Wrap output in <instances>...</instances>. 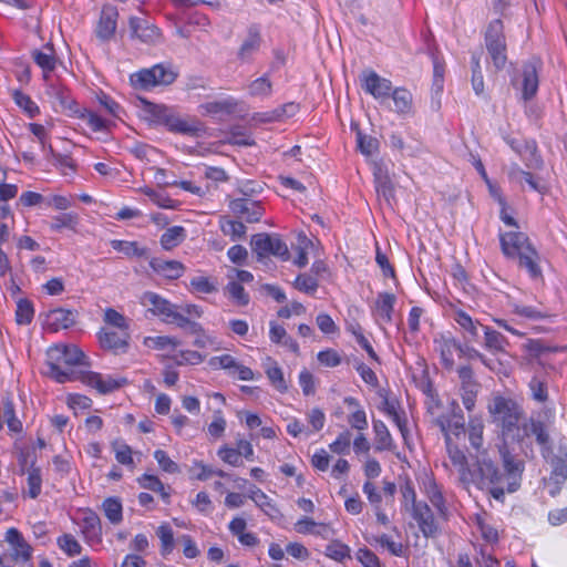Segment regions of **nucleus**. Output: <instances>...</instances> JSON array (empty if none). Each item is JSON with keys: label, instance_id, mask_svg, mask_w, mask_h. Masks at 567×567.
<instances>
[{"label": "nucleus", "instance_id": "58836bf2", "mask_svg": "<svg viewBox=\"0 0 567 567\" xmlns=\"http://www.w3.org/2000/svg\"><path fill=\"white\" fill-rule=\"evenodd\" d=\"M156 535L161 539L162 556L169 555L175 546L173 529L169 527V525L163 524L157 528Z\"/></svg>", "mask_w": 567, "mask_h": 567}, {"label": "nucleus", "instance_id": "39448f33", "mask_svg": "<svg viewBox=\"0 0 567 567\" xmlns=\"http://www.w3.org/2000/svg\"><path fill=\"white\" fill-rule=\"evenodd\" d=\"M178 73L171 64L158 63L150 69H143L131 76L132 83L142 89L156 85L172 84Z\"/></svg>", "mask_w": 567, "mask_h": 567}, {"label": "nucleus", "instance_id": "c03bdc74", "mask_svg": "<svg viewBox=\"0 0 567 567\" xmlns=\"http://www.w3.org/2000/svg\"><path fill=\"white\" fill-rule=\"evenodd\" d=\"M358 148L364 156H371L379 151V141L370 135H365L362 132H357Z\"/></svg>", "mask_w": 567, "mask_h": 567}, {"label": "nucleus", "instance_id": "aec40b11", "mask_svg": "<svg viewBox=\"0 0 567 567\" xmlns=\"http://www.w3.org/2000/svg\"><path fill=\"white\" fill-rule=\"evenodd\" d=\"M150 267L158 275L167 279H177L183 276L185 266L177 260H165L162 258H153Z\"/></svg>", "mask_w": 567, "mask_h": 567}, {"label": "nucleus", "instance_id": "f704fd0d", "mask_svg": "<svg viewBox=\"0 0 567 567\" xmlns=\"http://www.w3.org/2000/svg\"><path fill=\"white\" fill-rule=\"evenodd\" d=\"M48 93L59 101L63 111H69L71 115L79 113L78 103L69 95L65 89L52 85Z\"/></svg>", "mask_w": 567, "mask_h": 567}, {"label": "nucleus", "instance_id": "774afa93", "mask_svg": "<svg viewBox=\"0 0 567 567\" xmlns=\"http://www.w3.org/2000/svg\"><path fill=\"white\" fill-rule=\"evenodd\" d=\"M357 558L364 567H381L378 556L368 548H360Z\"/></svg>", "mask_w": 567, "mask_h": 567}, {"label": "nucleus", "instance_id": "09e8293b", "mask_svg": "<svg viewBox=\"0 0 567 567\" xmlns=\"http://www.w3.org/2000/svg\"><path fill=\"white\" fill-rule=\"evenodd\" d=\"M440 426L444 433V436L446 433H449L450 436L453 434L458 437L461 434L465 433L464 420L462 415L454 414L453 420L449 421L447 424L440 422Z\"/></svg>", "mask_w": 567, "mask_h": 567}, {"label": "nucleus", "instance_id": "bb28decb", "mask_svg": "<svg viewBox=\"0 0 567 567\" xmlns=\"http://www.w3.org/2000/svg\"><path fill=\"white\" fill-rule=\"evenodd\" d=\"M144 303H150L153 308L151 309L153 313L158 316H164L165 319H168L169 315H172L173 310L177 308L175 305L171 303L168 300L164 299L159 295L155 292L147 291L143 295L142 298Z\"/></svg>", "mask_w": 567, "mask_h": 567}, {"label": "nucleus", "instance_id": "7c9ffc66", "mask_svg": "<svg viewBox=\"0 0 567 567\" xmlns=\"http://www.w3.org/2000/svg\"><path fill=\"white\" fill-rule=\"evenodd\" d=\"M373 431L375 433V451H391L393 449V440L386 425L380 420H374Z\"/></svg>", "mask_w": 567, "mask_h": 567}, {"label": "nucleus", "instance_id": "9d476101", "mask_svg": "<svg viewBox=\"0 0 567 567\" xmlns=\"http://www.w3.org/2000/svg\"><path fill=\"white\" fill-rule=\"evenodd\" d=\"M503 252L509 258H516L522 252L535 248L526 234L522 231H508L501 236Z\"/></svg>", "mask_w": 567, "mask_h": 567}, {"label": "nucleus", "instance_id": "680f3d73", "mask_svg": "<svg viewBox=\"0 0 567 567\" xmlns=\"http://www.w3.org/2000/svg\"><path fill=\"white\" fill-rule=\"evenodd\" d=\"M351 444V433L350 431H344L339 434L337 440L330 444V450L337 454H344L349 452Z\"/></svg>", "mask_w": 567, "mask_h": 567}, {"label": "nucleus", "instance_id": "a878e982", "mask_svg": "<svg viewBox=\"0 0 567 567\" xmlns=\"http://www.w3.org/2000/svg\"><path fill=\"white\" fill-rule=\"evenodd\" d=\"M49 327L52 331H58L60 329H68L72 327L75 322V315L73 311L58 308L53 309L49 312Z\"/></svg>", "mask_w": 567, "mask_h": 567}, {"label": "nucleus", "instance_id": "052dcab7", "mask_svg": "<svg viewBox=\"0 0 567 567\" xmlns=\"http://www.w3.org/2000/svg\"><path fill=\"white\" fill-rule=\"evenodd\" d=\"M218 456L226 463L233 466H241L243 460H241V452L237 451V449H231L224 446L219 449Z\"/></svg>", "mask_w": 567, "mask_h": 567}, {"label": "nucleus", "instance_id": "b1692460", "mask_svg": "<svg viewBox=\"0 0 567 567\" xmlns=\"http://www.w3.org/2000/svg\"><path fill=\"white\" fill-rule=\"evenodd\" d=\"M260 43L261 37L259 29L256 25H251L248 29L247 38L245 39L238 51V58L241 61H248L251 58V55L259 50Z\"/></svg>", "mask_w": 567, "mask_h": 567}, {"label": "nucleus", "instance_id": "0e129e2a", "mask_svg": "<svg viewBox=\"0 0 567 567\" xmlns=\"http://www.w3.org/2000/svg\"><path fill=\"white\" fill-rule=\"evenodd\" d=\"M76 115L80 118L86 120L87 124L94 132H99L105 128V122L99 115L87 111L86 109H79V113Z\"/></svg>", "mask_w": 567, "mask_h": 567}, {"label": "nucleus", "instance_id": "2f4dec72", "mask_svg": "<svg viewBox=\"0 0 567 567\" xmlns=\"http://www.w3.org/2000/svg\"><path fill=\"white\" fill-rule=\"evenodd\" d=\"M186 238V230L182 226L167 228L161 236V246L165 250H172L182 244Z\"/></svg>", "mask_w": 567, "mask_h": 567}, {"label": "nucleus", "instance_id": "20e7f679", "mask_svg": "<svg viewBox=\"0 0 567 567\" xmlns=\"http://www.w3.org/2000/svg\"><path fill=\"white\" fill-rule=\"evenodd\" d=\"M489 413L501 423L502 434H511L523 417V409L512 399L496 396L488 406Z\"/></svg>", "mask_w": 567, "mask_h": 567}, {"label": "nucleus", "instance_id": "69168bd1", "mask_svg": "<svg viewBox=\"0 0 567 567\" xmlns=\"http://www.w3.org/2000/svg\"><path fill=\"white\" fill-rule=\"evenodd\" d=\"M248 497L252 499L266 514H269L268 508L275 509V506L271 504L268 496L260 488L254 487Z\"/></svg>", "mask_w": 567, "mask_h": 567}, {"label": "nucleus", "instance_id": "72a5a7b5", "mask_svg": "<svg viewBox=\"0 0 567 567\" xmlns=\"http://www.w3.org/2000/svg\"><path fill=\"white\" fill-rule=\"evenodd\" d=\"M395 111L399 114H408L412 112L413 97L410 91L403 87H396L391 92Z\"/></svg>", "mask_w": 567, "mask_h": 567}, {"label": "nucleus", "instance_id": "338daca9", "mask_svg": "<svg viewBox=\"0 0 567 567\" xmlns=\"http://www.w3.org/2000/svg\"><path fill=\"white\" fill-rule=\"evenodd\" d=\"M142 192L148 196L157 206L162 208H175V202L168 196L158 194L148 187L143 188Z\"/></svg>", "mask_w": 567, "mask_h": 567}, {"label": "nucleus", "instance_id": "49530a36", "mask_svg": "<svg viewBox=\"0 0 567 567\" xmlns=\"http://www.w3.org/2000/svg\"><path fill=\"white\" fill-rule=\"evenodd\" d=\"M529 390L532 393V398L539 402L544 403L548 399V389L546 381L539 379L538 377H533L529 381Z\"/></svg>", "mask_w": 567, "mask_h": 567}, {"label": "nucleus", "instance_id": "c85d7f7f", "mask_svg": "<svg viewBox=\"0 0 567 567\" xmlns=\"http://www.w3.org/2000/svg\"><path fill=\"white\" fill-rule=\"evenodd\" d=\"M237 101L233 97H228L221 101L207 102L199 105V110L204 115L215 114H233L237 107Z\"/></svg>", "mask_w": 567, "mask_h": 567}, {"label": "nucleus", "instance_id": "9b49d317", "mask_svg": "<svg viewBox=\"0 0 567 567\" xmlns=\"http://www.w3.org/2000/svg\"><path fill=\"white\" fill-rule=\"evenodd\" d=\"M6 542L10 545V553L6 554L11 557L12 566L18 561H28L32 555V547L24 540L22 534L14 527L9 528L6 533Z\"/></svg>", "mask_w": 567, "mask_h": 567}, {"label": "nucleus", "instance_id": "4d7b16f0", "mask_svg": "<svg viewBox=\"0 0 567 567\" xmlns=\"http://www.w3.org/2000/svg\"><path fill=\"white\" fill-rule=\"evenodd\" d=\"M248 90L249 94L252 96H266L271 92V83L266 76H262L252 81Z\"/></svg>", "mask_w": 567, "mask_h": 567}, {"label": "nucleus", "instance_id": "ddd939ff", "mask_svg": "<svg viewBox=\"0 0 567 567\" xmlns=\"http://www.w3.org/2000/svg\"><path fill=\"white\" fill-rule=\"evenodd\" d=\"M542 62L538 59H532L523 65L522 73V96L525 101L532 100L538 90V71Z\"/></svg>", "mask_w": 567, "mask_h": 567}, {"label": "nucleus", "instance_id": "bf43d9fd", "mask_svg": "<svg viewBox=\"0 0 567 567\" xmlns=\"http://www.w3.org/2000/svg\"><path fill=\"white\" fill-rule=\"evenodd\" d=\"M266 374L270 380L271 384L280 392L287 391L288 386L284 379V373L281 369L276 364L266 370Z\"/></svg>", "mask_w": 567, "mask_h": 567}, {"label": "nucleus", "instance_id": "f257e3e1", "mask_svg": "<svg viewBox=\"0 0 567 567\" xmlns=\"http://www.w3.org/2000/svg\"><path fill=\"white\" fill-rule=\"evenodd\" d=\"M483 431L481 420L470 421L468 440L475 451L471 456L475 458L481 486L487 488L496 501L504 502L505 493H514L520 487L524 462L515 457L504 443L498 447L504 467L502 473L483 449Z\"/></svg>", "mask_w": 567, "mask_h": 567}, {"label": "nucleus", "instance_id": "ea45409f", "mask_svg": "<svg viewBox=\"0 0 567 567\" xmlns=\"http://www.w3.org/2000/svg\"><path fill=\"white\" fill-rule=\"evenodd\" d=\"M102 508L105 516L112 524H118L122 522V504L118 498H106L102 504Z\"/></svg>", "mask_w": 567, "mask_h": 567}, {"label": "nucleus", "instance_id": "3c124183", "mask_svg": "<svg viewBox=\"0 0 567 567\" xmlns=\"http://www.w3.org/2000/svg\"><path fill=\"white\" fill-rule=\"evenodd\" d=\"M237 363L238 362L235 360V358L229 354L213 357L208 362L212 368L227 370L230 375H235L234 369L236 368Z\"/></svg>", "mask_w": 567, "mask_h": 567}, {"label": "nucleus", "instance_id": "cd10ccee", "mask_svg": "<svg viewBox=\"0 0 567 567\" xmlns=\"http://www.w3.org/2000/svg\"><path fill=\"white\" fill-rule=\"evenodd\" d=\"M454 319L464 331V338L467 343L478 340V327H483L478 321H474L464 311L456 312Z\"/></svg>", "mask_w": 567, "mask_h": 567}, {"label": "nucleus", "instance_id": "f8f14e48", "mask_svg": "<svg viewBox=\"0 0 567 567\" xmlns=\"http://www.w3.org/2000/svg\"><path fill=\"white\" fill-rule=\"evenodd\" d=\"M550 465L551 473L549 477L543 478V484L544 487L547 488L548 494L551 497H555L559 494L567 480V461L561 457L554 456L550 461Z\"/></svg>", "mask_w": 567, "mask_h": 567}, {"label": "nucleus", "instance_id": "6ab92c4d", "mask_svg": "<svg viewBox=\"0 0 567 567\" xmlns=\"http://www.w3.org/2000/svg\"><path fill=\"white\" fill-rule=\"evenodd\" d=\"M229 207L234 214L244 217L247 223L259 221L264 213L259 203L247 198L234 199L230 202Z\"/></svg>", "mask_w": 567, "mask_h": 567}, {"label": "nucleus", "instance_id": "79ce46f5", "mask_svg": "<svg viewBox=\"0 0 567 567\" xmlns=\"http://www.w3.org/2000/svg\"><path fill=\"white\" fill-rule=\"evenodd\" d=\"M28 472V494L31 498H37L41 493L42 477L39 467H34V461L31 462Z\"/></svg>", "mask_w": 567, "mask_h": 567}, {"label": "nucleus", "instance_id": "a19ab883", "mask_svg": "<svg viewBox=\"0 0 567 567\" xmlns=\"http://www.w3.org/2000/svg\"><path fill=\"white\" fill-rule=\"evenodd\" d=\"M12 97L16 104L21 107L29 117L33 118L40 113L39 106L31 100V97L24 94L20 90H14L12 92Z\"/></svg>", "mask_w": 567, "mask_h": 567}, {"label": "nucleus", "instance_id": "412c9836", "mask_svg": "<svg viewBox=\"0 0 567 567\" xmlns=\"http://www.w3.org/2000/svg\"><path fill=\"white\" fill-rule=\"evenodd\" d=\"M82 533L90 543H100L102 537V525L97 514L91 509L84 512L82 518Z\"/></svg>", "mask_w": 567, "mask_h": 567}, {"label": "nucleus", "instance_id": "7ed1b4c3", "mask_svg": "<svg viewBox=\"0 0 567 567\" xmlns=\"http://www.w3.org/2000/svg\"><path fill=\"white\" fill-rule=\"evenodd\" d=\"M485 47L496 70H502L507 62V47L502 20L489 22L485 32Z\"/></svg>", "mask_w": 567, "mask_h": 567}, {"label": "nucleus", "instance_id": "c756f323", "mask_svg": "<svg viewBox=\"0 0 567 567\" xmlns=\"http://www.w3.org/2000/svg\"><path fill=\"white\" fill-rule=\"evenodd\" d=\"M45 51L33 50L32 58L34 62L43 70L44 78L47 73L52 72L55 69L56 60L54 55V49L51 44L45 45Z\"/></svg>", "mask_w": 567, "mask_h": 567}, {"label": "nucleus", "instance_id": "13d9d810", "mask_svg": "<svg viewBox=\"0 0 567 567\" xmlns=\"http://www.w3.org/2000/svg\"><path fill=\"white\" fill-rule=\"evenodd\" d=\"M104 321L114 328L128 330L125 317L115 309L109 308L105 310Z\"/></svg>", "mask_w": 567, "mask_h": 567}, {"label": "nucleus", "instance_id": "864d4df0", "mask_svg": "<svg viewBox=\"0 0 567 567\" xmlns=\"http://www.w3.org/2000/svg\"><path fill=\"white\" fill-rule=\"evenodd\" d=\"M527 423H528V429H529L530 435L536 436V442L539 445H546L549 443V435H548L543 422L535 421L534 419H529L527 421Z\"/></svg>", "mask_w": 567, "mask_h": 567}, {"label": "nucleus", "instance_id": "473e14b6", "mask_svg": "<svg viewBox=\"0 0 567 567\" xmlns=\"http://www.w3.org/2000/svg\"><path fill=\"white\" fill-rule=\"evenodd\" d=\"M394 303H395V296L393 293H389V292L379 293L377 301H375V310H377L378 316L384 322H391Z\"/></svg>", "mask_w": 567, "mask_h": 567}, {"label": "nucleus", "instance_id": "a18cd8bd", "mask_svg": "<svg viewBox=\"0 0 567 567\" xmlns=\"http://www.w3.org/2000/svg\"><path fill=\"white\" fill-rule=\"evenodd\" d=\"M453 350L457 351V342L454 339H445L440 344L443 367L452 370L454 367Z\"/></svg>", "mask_w": 567, "mask_h": 567}, {"label": "nucleus", "instance_id": "c9c22d12", "mask_svg": "<svg viewBox=\"0 0 567 567\" xmlns=\"http://www.w3.org/2000/svg\"><path fill=\"white\" fill-rule=\"evenodd\" d=\"M483 328L485 334V347L493 352H503L506 344H508L507 339L496 330L488 327Z\"/></svg>", "mask_w": 567, "mask_h": 567}, {"label": "nucleus", "instance_id": "603ef678", "mask_svg": "<svg viewBox=\"0 0 567 567\" xmlns=\"http://www.w3.org/2000/svg\"><path fill=\"white\" fill-rule=\"evenodd\" d=\"M326 555L337 561L350 557V548L341 542L334 540L326 548Z\"/></svg>", "mask_w": 567, "mask_h": 567}, {"label": "nucleus", "instance_id": "4c0bfd02", "mask_svg": "<svg viewBox=\"0 0 567 567\" xmlns=\"http://www.w3.org/2000/svg\"><path fill=\"white\" fill-rule=\"evenodd\" d=\"M2 404H3L2 416L6 421L9 430L12 432H17V433L21 432L22 423L16 416L14 405H13L11 398L9 395L3 398Z\"/></svg>", "mask_w": 567, "mask_h": 567}, {"label": "nucleus", "instance_id": "e433bc0d", "mask_svg": "<svg viewBox=\"0 0 567 567\" xmlns=\"http://www.w3.org/2000/svg\"><path fill=\"white\" fill-rule=\"evenodd\" d=\"M111 246L114 250L121 251L127 257H143L147 254V248L140 247L136 241L114 239L111 241Z\"/></svg>", "mask_w": 567, "mask_h": 567}, {"label": "nucleus", "instance_id": "4be33fe9", "mask_svg": "<svg viewBox=\"0 0 567 567\" xmlns=\"http://www.w3.org/2000/svg\"><path fill=\"white\" fill-rule=\"evenodd\" d=\"M446 451L450 457V461L454 466L458 468L461 474V478L463 481L466 480L470 474L467 457L462 450L458 449L456 444L452 442V437L449 433L445 435Z\"/></svg>", "mask_w": 567, "mask_h": 567}, {"label": "nucleus", "instance_id": "2eb2a0df", "mask_svg": "<svg viewBox=\"0 0 567 567\" xmlns=\"http://www.w3.org/2000/svg\"><path fill=\"white\" fill-rule=\"evenodd\" d=\"M362 87L374 99H386L392 92L391 81L385 78H381L374 71H369L363 74Z\"/></svg>", "mask_w": 567, "mask_h": 567}, {"label": "nucleus", "instance_id": "1a4fd4ad", "mask_svg": "<svg viewBox=\"0 0 567 567\" xmlns=\"http://www.w3.org/2000/svg\"><path fill=\"white\" fill-rule=\"evenodd\" d=\"M412 515L424 537L435 538L441 534L434 514L426 503L414 504Z\"/></svg>", "mask_w": 567, "mask_h": 567}, {"label": "nucleus", "instance_id": "4468645a", "mask_svg": "<svg viewBox=\"0 0 567 567\" xmlns=\"http://www.w3.org/2000/svg\"><path fill=\"white\" fill-rule=\"evenodd\" d=\"M130 29L132 38H136L147 44H155L159 42L162 37L157 27L137 17L130 18Z\"/></svg>", "mask_w": 567, "mask_h": 567}, {"label": "nucleus", "instance_id": "dca6fc26", "mask_svg": "<svg viewBox=\"0 0 567 567\" xmlns=\"http://www.w3.org/2000/svg\"><path fill=\"white\" fill-rule=\"evenodd\" d=\"M80 381L95 388L101 394L111 393L127 383L125 378L114 379L106 377L104 379L100 373L92 371L85 372Z\"/></svg>", "mask_w": 567, "mask_h": 567}, {"label": "nucleus", "instance_id": "de8ad7c7", "mask_svg": "<svg viewBox=\"0 0 567 567\" xmlns=\"http://www.w3.org/2000/svg\"><path fill=\"white\" fill-rule=\"evenodd\" d=\"M226 291L229 297L238 305V306H247L249 303V296L246 293L244 287L237 281H230L226 286Z\"/></svg>", "mask_w": 567, "mask_h": 567}, {"label": "nucleus", "instance_id": "5fc2aeb1", "mask_svg": "<svg viewBox=\"0 0 567 567\" xmlns=\"http://www.w3.org/2000/svg\"><path fill=\"white\" fill-rule=\"evenodd\" d=\"M293 286L302 292L313 293L318 289L319 284L312 276L301 274L296 278Z\"/></svg>", "mask_w": 567, "mask_h": 567}, {"label": "nucleus", "instance_id": "8fccbe9b", "mask_svg": "<svg viewBox=\"0 0 567 567\" xmlns=\"http://www.w3.org/2000/svg\"><path fill=\"white\" fill-rule=\"evenodd\" d=\"M58 544L60 548L63 551H65V554L70 557L80 555L82 551V546L80 545V543L72 535L69 534L61 536L58 539Z\"/></svg>", "mask_w": 567, "mask_h": 567}, {"label": "nucleus", "instance_id": "393cba45", "mask_svg": "<svg viewBox=\"0 0 567 567\" xmlns=\"http://www.w3.org/2000/svg\"><path fill=\"white\" fill-rule=\"evenodd\" d=\"M516 258L518 259L519 267L526 269L530 278L538 279L543 277L539 266L540 257L535 248L527 250V252H522Z\"/></svg>", "mask_w": 567, "mask_h": 567}, {"label": "nucleus", "instance_id": "a211bd4d", "mask_svg": "<svg viewBox=\"0 0 567 567\" xmlns=\"http://www.w3.org/2000/svg\"><path fill=\"white\" fill-rule=\"evenodd\" d=\"M99 340L103 349L125 352L128 347L130 333L124 329H120V331L103 329L99 334Z\"/></svg>", "mask_w": 567, "mask_h": 567}, {"label": "nucleus", "instance_id": "f3484780", "mask_svg": "<svg viewBox=\"0 0 567 567\" xmlns=\"http://www.w3.org/2000/svg\"><path fill=\"white\" fill-rule=\"evenodd\" d=\"M373 176L378 195L383 197L388 205L392 206V202L395 199L394 184L382 162H374Z\"/></svg>", "mask_w": 567, "mask_h": 567}, {"label": "nucleus", "instance_id": "f03ea898", "mask_svg": "<svg viewBox=\"0 0 567 567\" xmlns=\"http://www.w3.org/2000/svg\"><path fill=\"white\" fill-rule=\"evenodd\" d=\"M48 375L59 383L81 380L84 371L73 370L74 365H89L85 354L76 346H54L48 352Z\"/></svg>", "mask_w": 567, "mask_h": 567}, {"label": "nucleus", "instance_id": "37998d69", "mask_svg": "<svg viewBox=\"0 0 567 567\" xmlns=\"http://www.w3.org/2000/svg\"><path fill=\"white\" fill-rule=\"evenodd\" d=\"M34 316V308L29 299H19L17 302L16 321L18 324H30Z\"/></svg>", "mask_w": 567, "mask_h": 567}, {"label": "nucleus", "instance_id": "e2e57ef3", "mask_svg": "<svg viewBox=\"0 0 567 567\" xmlns=\"http://www.w3.org/2000/svg\"><path fill=\"white\" fill-rule=\"evenodd\" d=\"M221 230L225 235H230L234 239H236L245 236L246 226L241 221L226 220L221 224Z\"/></svg>", "mask_w": 567, "mask_h": 567}, {"label": "nucleus", "instance_id": "0eeeda50", "mask_svg": "<svg viewBox=\"0 0 567 567\" xmlns=\"http://www.w3.org/2000/svg\"><path fill=\"white\" fill-rule=\"evenodd\" d=\"M461 380L462 402L467 411H472L475 406L476 396L480 390V383L474 379V372L470 365H462L457 369Z\"/></svg>", "mask_w": 567, "mask_h": 567}, {"label": "nucleus", "instance_id": "6e6552de", "mask_svg": "<svg viewBox=\"0 0 567 567\" xmlns=\"http://www.w3.org/2000/svg\"><path fill=\"white\" fill-rule=\"evenodd\" d=\"M118 11L116 7L106 4L102 8L100 19L95 28V35L102 43L110 42L116 31Z\"/></svg>", "mask_w": 567, "mask_h": 567}, {"label": "nucleus", "instance_id": "5701e85b", "mask_svg": "<svg viewBox=\"0 0 567 567\" xmlns=\"http://www.w3.org/2000/svg\"><path fill=\"white\" fill-rule=\"evenodd\" d=\"M171 132L181 133L190 136H198L202 132V126L198 122H188L178 116L173 112L164 124Z\"/></svg>", "mask_w": 567, "mask_h": 567}, {"label": "nucleus", "instance_id": "423d86ee", "mask_svg": "<svg viewBox=\"0 0 567 567\" xmlns=\"http://www.w3.org/2000/svg\"><path fill=\"white\" fill-rule=\"evenodd\" d=\"M250 246L252 251L257 255L258 261H264L269 255L280 257L285 260L289 258L288 247L278 235L267 233L256 234L251 237Z\"/></svg>", "mask_w": 567, "mask_h": 567}, {"label": "nucleus", "instance_id": "6e6d98bb", "mask_svg": "<svg viewBox=\"0 0 567 567\" xmlns=\"http://www.w3.org/2000/svg\"><path fill=\"white\" fill-rule=\"evenodd\" d=\"M154 458L157 461L159 467L164 472L169 473V474L179 472V466L177 465V463L172 461L165 451L156 450L154 452Z\"/></svg>", "mask_w": 567, "mask_h": 567}]
</instances>
